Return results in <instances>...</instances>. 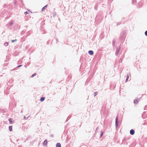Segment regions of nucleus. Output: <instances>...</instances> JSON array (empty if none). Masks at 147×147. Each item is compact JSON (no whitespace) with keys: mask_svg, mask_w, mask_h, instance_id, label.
Returning <instances> with one entry per match:
<instances>
[{"mask_svg":"<svg viewBox=\"0 0 147 147\" xmlns=\"http://www.w3.org/2000/svg\"><path fill=\"white\" fill-rule=\"evenodd\" d=\"M118 115H117L116 118L115 119V126L117 128L118 126Z\"/></svg>","mask_w":147,"mask_h":147,"instance_id":"nucleus-1","label":"nucleus"},{"mask_svg":"<svg viewBox=\"0 0 147 147\" xmlns=\"http://www.w3.org/2000/svg\"><path fill=\"white\" fill-rule=\"evenodd\" d=\"M120 48H121V47H118L116 49V52H115V55L116 56H117L118 55V54L119 53V51H120Z\"/></svg>","mask_w":147,"mask_h":147,"instance_id":"nucleus-2","label":"nucleus"},{"mask_svg":"<svg viewBox=\"0 0 147 147\" xmlns=\"http://www.w3.org/2000/svg\"><path fill=\"white\" fill-rule=\"evenodd\" d=\"M130 134L131 135H133L135 133V131L133 129H131L130 131Z\"/></svg>","mask_w":147,"mask_h":147,"instance_id":"nucleus-3","label":"nucleus"},{"mask_svg":"<svg viewBox=\"0 0 147 147\" xmlns=\"http://www.w3.org/2000/svg\"><path fill=\"white\" fill-rule=\"evenodd\" d=\"M89 54L90 55H92L94 54V52L90 50L88 51Z\"/></svg>","mask_w":147,"mask_h":147,"instance_id":"nucleus-4","label":"nucleus"},{"mask_svg":"<svg viewBox=\"0 0 147 147\" xmlns=\"http://www.w3.org/2000/svg\"><path fill=\"white\" fill-rule=\"evenodd\" d=\"M56 147H61V144L59 143H57L56 145Z\"/></svg>","mask_w":147,"mask_h":147,"instance_id":"nucleus-5","label":"nucleus"},{"mask_svg":"<svg viewBox=\"0 0 147 147\" xmlns=\"http://www.w3.org/2000/svg\"><path fill=\"white\" fill-rule=\"evenodd\" d=\"M45 97H42L40 98V101L41 102H42L45 99Z\"/></svg>","mask_w":147,"mask_h":147,"instance_id":"nucleus-6","label":"nucleus"},{"mask_svg":"<svg viewBox=\"0 0 147 147\" xmlns=\"http://www.w3.org/2000/svg\"><path fill=\"white\" fill-rule=\"evenodd\" d=\"M129 74H127V78H126V80H125V82H127V81H128V80L129 78Z\"/></svg>","mask_w":147,"mask_h":147,"instance_id":"nucleus-7","label":"nucleus"},{"mask_svg":"<svg viewBox=\"0 0 147 147\" xmlns=\"http://www.w3.org/2000/svg\"><path fill=\"white\" fill-rule=\"evenodd\" d=\"M47 140H45L43 142V144L44 145H47Z\"/></svg>","mask_w":147,"mask_h":147,"instance_id":"nucleus-8","label":"nucleus"},{"mask_svg":"<svg viewBox=\"0 0 147 147\" xmlns=\"http://www.w3.org/2000/svg\"><path fill=\"white\" fill-rule=\"evenodd\" d=\"M9 130L10 131H11L12 130V127L11 126H10L9 127Z\"/></svg>","mask_w":147,"mask_h":147,"instance_id":"nucleus-9","label":"nucleus"},{"mask_svg":"<svg viewBox=\"0 0 147 147\" xmlns=\"http://www.w3.org/2000/svg\"><path fill=\"white\" fill-rule=\"evenodd\" d=\"M47 5H45V6H44V7L42 8V11H44V10L45 9V8H47Z\"/></svg>","mask_w":147,"mask_h":147,"instance_id":"nucleus-10","label":"nucleus"},{"mask_svg":"<svg viewBox=\"0 0 147 147\" xmlns=\"http://www.w3.org/2000/svg\"><path fill=\"white\" fill-rule=\"evenodd\" d=\"M134 102L135 104H137L138 102V100L135 99L134 100Z\"/></svg>","mask_w":147,"mask_h":147,"instance_id":"nucleus-11","label":"nucleus"},{"mask_svg":"<svg viewBox=\"0 0 147 147\" xmlns=\"http://www.w3.org/2000/svg\"><path fill=\"white\" fill-rule=\"evenodd\" d=\"M115 40H113L112 43V44L113 46H114L115 45Z\"/></svg>","mask_w":147,"mask_h":147,"instance_id":"nucleus-12","label":"nucleus"},{"mask_svg":"<svg viewBox=\"0 0 147 147\" xmlns=\"http://www.w3.org/2000/svg\"><path fill=\"white\" fill-rule=\"evenodd\" d=\"M8 121L9 122V123L10 124L11 123V122H12L11 121V118H9L8 119Z\"/></svg>","mask_w":147,"mask_h":147,"instance_id":"nucleus-13","label":"nucleus"},{"mask_svg":"<svg viewBox=\"0 0 147 147\" xmlns=\"http://www.w3.org/2000/svg\"><path fill=\"white\" fill-rule=\"evenodd\" d=\"M4 45L5 46H7L8 45V42H6L4 44Z\"/></svg>","mask_w":147,"mask_h":147,"instance_id":"nucleus-14","label":"nucleus"},{"mask_svg":"<svg viewBox=\"0 0 147 147\" xmlns=\"http://www.w3.org/2000/svg\"><path fill=\"white\" fill-rule=\"evenodd\" d=\"M97 94V92H95L94 93V96L95 97Z\"/></svg>","mask_w":147,"mask_h":147,"instance_id":"nucleus-15","label":"nucleus"},{"mask_svg":"<svg viewBox=\"0 0 147 147\" xmlns=\"http://www.w3.org/2000/svg\"><path fill=\"white\" fill-rule=\"evenodd\" d=\"M36 75V73H34L32 75V77H34Z\"/></svg>","mask_w":147,"mask_h":147,"instance_id":"nucleus-16","label":"nucleus"},{"mask_svg":"<svg viewBox=\"0 0 147 147\" xmlns=\"http://www.w3.org/2000/svg\"><path fill=\"white\" fill-rule=\"evenodd\" d=\"M103 134V132L102 131L101 132L100 135V137H101Z\"/></svg>","mask_w":147,"mask_h":147,"instance_id":"nucleus-17","label":"nucleus"},{"mask_svg":"<svg viewBox=\"0 0 147 147\" xmlns=\"http://www.w3.org/2000/svg\"><path fill=\"white\" fill-rule=\"evenodd\" d=\"M13 22L12 21L9 24L11 26L13 24Z\"/></svg>","mask_w":147,"mask_h":147,"instance_id":"nucleus-18","label":"nucleus"},{"mask_svg":"<svg viewBox=\"0 0 147 147\" xmlns=\"http://www.w3.org/2000/svg\"><path fill=\"white\" fill-rule=\"evenodd\" d=\"M126 31H123V34H125L126 33Z\"/></svg>","mask_w":147,"mask_h":147,"instance_id":"nucleus-19","label":"nucleus"},{"mask_svg":"<svg viewBox=\"0 0 147 147\" xmlns=\"http://www.w3.org/2000/svg\"><path fill=\"white\" fill-rule=\"evenodd\" d=\"M17 40L16 39H15L14 40H11V42H15V41H16Z\"/></svg>","mask_w":147,"mask_h":147,"instance_id":"nucleus-20","label":"nucleus"},{"mask_svg":"<svg viewBox=\"0 0 147 147\" xmlns=\"http://www.w3.org/2000/svg\"><path fill=\"white\" fill-rule=\"evenodd\" d=\"M22 65H19L17 66V67H18V68L20 67H21L22 66Z\"/></svg>","mask_w":147,"mask_h":147,"instance_id":"nucleus-21","label":"nucleus"},{"mask_svg":"<svg viewBox=\"0 0 147 147\" xmlns=\"http://www.w3.org/2000/svg\"><path fill=\"white\" fill-rule=\"evenodd\" d=\"M145 34L146 36H147V30L145 31Z\"/></svg>","mask_w":147,"mask_h":147,"instance_id":"nucleus-22","label":"nucleus"},{"mask_svg":"<svg viewBox=\"0 0 147 147\" xmlns=\"http://www.w3.org/2000/svg\"><path fill=\"white\" fill-rule=\"evenodd\" d=\"M28 12L27 11H26L25 12V13H24V14L25 15L28 14Z\"/></svg>","mask_w":147,"mask_h":147,"instance_id":"nucleus-23","label":"nucleus"},{"mask_svg":"<svg viewBox=\"0 0 147 147\" xmlns=\"http://www.w3.org/2000/svg\"><path fill=\"white\" fill-rule=\"evenodd\" d=\"M120 24H121V23H118L117 24V26H118Z\"/></svg>","mask_w":147,"mask_h":147,"instance_id":"nucleus-24","label":"nucleus"},{"mask_svg":"<svg viewBox=\"0 0 147 147\" xmlns=\"http://www.w3.org/2000/svg\"><path fill=\"white\" fill-rule=\"evenodd\" d=\"M50 136L51 137H54V136L53 134H52V135H50Z\"/></svg>","mask_w":147,"mask_h":147,"instance_id":"nucleus-25","label":"nucleus"},{"mask_svg":"<svg viewBox=\"0 0 147 147\" xmlns=\"http://www.w3.org/2000/svg\"><path fill=\"white\" fill-rule=\"evenodd\" d=\"M24 118L25 119H26V117L25 116H24Z\"/></svg>","mask_w":147,"mask_h":147,"instance_id":"nucleus-26","label":"nucleus"},{"mask_svg":"<svg viewBox=\"0 0 147 147\" xmlns=\"http://www.w3.org/2000/svg\"><path fill=\"white\" fill-rule=\"evenodd\" d=\"M22 112H23V111H21V113H22Z\"/></svg>","mask_w":147,"mask_h":147,"instance_id":"nucleus-27","label":"nucleus"},{"mask_svg":"<svg viewBox=\"0 0 147 147\" xmlns=\"http://www.w3.org/2000/svg\"><path fill=\"white\" fill-rule=\"evenodd\" d=\"M53 15H55V16L56 15V14L55 13V14L53 13Z\"/></svg>","mask_w":147,"mask_h":147,"instance_id":"nucleus-28","label":"nucleus"},{"mask_svg":"<svg viewBox=\"0 0 147 147\" xmlns=\"http://www.w3.org/2000/svg\"><path fill=\"white\" fill-rule=\"evenodd\" d=\"M53 15H55V16L56 15V14L55 13V14L53 13Z\"/></svg>","mask_w":147,"mask_h":147,"instance_id":"nucleus-29","label":"nucleus"},{"mask_svg":"<svg viewBox=\"0 0 147 147\" xmlns=\"http://www.w3.org/2000/svg\"><path fill=\"white\" fill-rule=\"evenodd\" d=\"M53 15H55V16L56 15V14L55 13V14L53 13Z\"/></svg>","mask_w":147,"mask_h":147,"instance_id":"nucleus-30","label":"nucleus"},{"mask_svg":"<svg viewBox=\"0 0 147 147\" xmlns=\"http://www.w3.org/2000/svg\"><path fill=\"white\" fill-rule=\"evenodd\" d=\"M14 3H15V4H16V2H15Z\"/></svg>","mask_w":147,"mask_h":147,"instance_id":"nucleus-31","label":"nucleus"},{"mask_svg":"<svg viewBox=\"0 0 147 147\" xmlns=\"http://www.w3.org/2000/svg\"><path fill=\"white\" fill-rule=\"evenodd\" d=\"M29 32H28V33H29Z\"/></svg>","mask_w":147,"mask_h":147,"instance_id":"nucleus-32","label":"nucleus"},{"mask_svg":"<svg viewBox=\"0 0 147 147\" xmlns=\"http://www.w3.org/2000/svg\"><path fill=\"white\" fill-rule=\"evenodd\" d=\"M144 95H145V94H142V96H143Z\"/></svg>","mask_w":147,"mask_h":147,"instance_id":"nucleus-33","label":"nucleus"},{"mask_svg":"<svg viewBox=\"0 0 147 147\" xmlns=\"http://www.w3.org/2000/svg\"><path fill=\"white\" fill-rule=\"evenodd\" d=\"M69 117H68L67 118H69Z\"/></svg>","mask_w":147,"mask_h":147,"instance_id":"nucleus-34","label":"nucleus"}]
</instances>
